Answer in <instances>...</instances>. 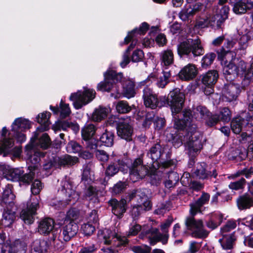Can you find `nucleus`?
Masks as SVG:
<instances>
[{
    "label": "nucleus",
    "mask_w": 253,
    "mask_h": 253,
    "mask_svg": "<svg viewBox=\"0 0 253 253\" xmlns=\"http://www.w3.org/2000/svg\"><path fill=\"white\" fill-rule=\"evenodd\" d=\"M95 92L92 89H84V91H78L71 95L70 99L73 101V105L77 109L90 102L95 97Z\"/></svg>",
    "instance_id": "10"
},
{
    "label": "nucleus",
    "mask_w": 253,
    "mask_h": 253,
    "mask_svg": "<svg viewBox=\"0 0 253 253\" xmlns=\"http://www.w3.org/2000/svg\"><path fill=\"white\" fill-rule=\"evenodd\" d=\"M237 40V37L235 36H228L226 38L222 36V41H224V46L227 49L222 47V61L224 60V52L227 53L235 44Z\"/></svg>",
    "instance_id": "46"
},
{
    "label": "nucleus",
    "mask_w": 253,
    "mask_h": 253,
    "mask_svg": "<svg viewBox=\"0 0 253 253\" xmlns=\"http://www.w3.org/2000/svg\"><path fill=\"white\" fill-rule=\"evenodd\" d=\"M130 179L135 182L142 179L148 174V167L143 165L140 158L136 159L129 167Z\"/></svg>",
    "instance_id": "11"
},
{
    "label": "nucleus",
    "mask_w": 253,
    "mask_h": 253,
    "mask_svg": "<svg viewBox=\"0 0 253 253\" xmlns=\"http://www.w3.org/2000/svg\"><path fill=\"white\" fill-rule=\"evenodd\" d=\"M23 169L18 168H11L9 167L5 168L3 176L7 180L13 181H19L23 174Z\"/></svg>",
    "instance_id": "28"
},
{
    "label": "nucleus",
    "mask_w": 253,
    "mask_h": 253,
    "mask_svg": "<svg viewBox=\"0 0 253 253\" xmlns=\"http://www.w3.org/2000/svg\"><path fill=\"white\" fill-rule=\"evenodd\" d=\"M173 222V219L169 217L166 221L161 224V228L163 234L159 232L158 229L156 228H152L145 231L143 230L140 235L141 239H147L148 240L151 245H155L156 243L161 241L163 244L167 243L169 237L168 228Z\"/></svg>",
    "instance_id": "4"
},
{
    "label": "nucleus",
    "mask_w": 253,
    "mask_h": 253,
    "mask_svg": "<svg viewBox=\"0 0 253 253\" xmlns=\"http://www.w3.org/2000/svg\"><path fill=\"white\" fill-rule=\"evenodd\" d=\"M237 227V222L233 219H230L225 222L222 226V236L223 235H228V233L230 232Z\"/></svg>",
    "instance_id": "50"
},
{
    "label": "nucleus",
    "mask_w": 253,
    "mask_h": 253,
    "mask_svg": "<svg viewBox=\"0 0 253 253\" xmlns=\"http://www.w3.org/2000/svg\"><path fill=\"white\" fill-rule=\"evenodd\" d=\"M109 203L112 207V212L118 217H121L126 209V201L122 199L120 201L115 199L109 201Z\"/></svg>",
    "instance_id": "24"
},
{
    "label": "nucleus",
    "mask_w": 253,
    "mask_h": 253,
    "mask_svg": "<svg viewBox=\"0 0 253 253\" xmlns=\"http://www.w3.org/2000/svg\"><path fill=\"white\" fill-rule=\"evenodd\" d=\"M163 153L161 146L159 144H156L152 146L147 153V156L151 159L150 164L159 160Z\"/></svg>",
    "instance_id": "37"
},
{
    "label": "nucleus",
    "mask_w": 253,
    "mask_h": 253,
    "mask_svg": "<svg viewBox=\"0 0 253 253\" xmlns=\"http://www.w3.org/2000/svg\"><path fill=\"white\" fill-rule=\"evenodd\" d=\"M135 94L136 90L135 88L134 83L130 80L126 81L125 84L124 86V96L127 98L129 99L133 97Z\"/></svg>",
    "instance_id": "41"
},
{
    "label": "nucleus",
    "mask_w": 253,
    "mask_h": 253,
    "mask_svg": "<svg viewBox=\"0 0 253 253\" xmlns=\"http://www.w3.org/2000/svg\"><path fill=\"white\" fill-rule=\"evenodd\" d=\"M85 198L93 203L99 202L97 192L92 186H89L85 192Z\"/></svg>",
    "instance_id": "49"
},
{
    "label": "nucleus",
    "mask_w": 253,
    "mask_h": 253,
    "mask_svg": "<svg viewBox=\"0 0 253 253\" xmlns=\"http://www.w3.org/2000/svg\"><path fill=\"white\" fill-rule=\"evenodd\" d=\"M201 168H198L195 171V174L201 179H205L208 178L209 176H211V172L206 169L207 166L205 163H202L200 165ZM212 175L215 177L217 173L215 170H213V174Z\"/></svg>",
    "instance_id": "43"
},
{
    "label": "nucleus",
    "mask_w": 253,
    "mask_h": 253,
    "mask_svg": "<svg viewBox=\"0 0 253 253\" xmlns=\"http://www.w3.org/2000/svg\"><path fill=\"white\" fill-rule=\"evenodd\" d=\"M186 135H184L183 133H179L173 139V144L175 147H180L184 142H186Z\"/></svg>",
    "instance_id": "58"
},
{
    "label": "nucleus",
    "mask_w": 253,
    "mask_h": 253,
    "mask_svg": "<svg viewBox=\"0 0 253 253\" xmlns=\"http://www.w3.org/2000/svg\"><path fill=\"white\" fill-rule=\"evenodd\" d=\"M148 24L146 22H144L141 24L138 30L134 29L129 33L127 37L125 39L126 43H127L131 40L133 39L136 34L144 35L148 29Z\"/></svg>",
    "instance_id": "42"
},
{
    "label": "nucleus",
    "mask_w": 253,
    "mask_h": 253,
    "mask_svg": "<svg viewBox=\"0 0 253 253\" xmlns=\"http://www.w3.org/2000/svg\"><path fill=\"white\" fill-rule=\"evenodd\" d=\"M126 187V184L124 182L119 181L112 188V193L118 194L123 192Z\"/></svg>",
    "instance_id": "64"
},
{
    "label": "nucleus",
    "mask_w": 253,
    "mask_h": 253,
    "mask_svg": "<svg viewBox=\"0 0 253 253\" xmlns=\"http://www.w3.org/2000/svg\"><path fill=\"white\" fill-rule=\"evenodd\" d=\"M161 65L164 69H167L174 62V55L172 51L168 49L163 51L160 55Z\"/></svg>",
    "instance_id": "30"
},
{
    "label": "nucleus",
    "mask_w": 253,
    "mask_h": 253,
    "mask_svg": "<svg viewBox=\"0 0 253 253\" xmlns=\"http://www.w3.org/2000/svg\"><path fill=\"white\" fill-rule=\"evenodd\" d=\"M183 120H175L174 127L178 130H183L186 127L187 129L185 146L188 151V154L191 157L195 156L202 148V144L199 139V134L196 131V126L192 124V117L190 111L186 110L183 113Z\"/></svg>",
    "instance_id": "2"
},
{
    "label": "nucleus",
    "mask_w": 253,
    "mask_h": 253,
    "mask_svg": "<svg viewBox=\"0 0 253 253\" xmlns=\"http://www.w3.org/2000/svg\"><path fill=\"white\" fill-rule=\"evenodd\" d=\"M39 206V202L36 200L32 203H28L27 208L22 211L20 218L25 223L30 224L34 222V215L36 214Z\"/></svg>",
    "instance_id": "17"
},
{
    "label": "nucleus",
    "mask_w": 253,
    "mask_h": 253,
    "mask_svg": "<svg viewBox=\"0 0 253 253\" xmlns=\"http://www.w3.org/2000/svg\"><path fill=\"white\" fill-rule=\"evenodd\" d=\"M253 7V0L241 1L233 4V11L237 14L245 13Z\"/></svg>",
    "instance_id": "33"
},
{
    "label": "nucleus",
    "mask_w": 253,
    "mask_h": 253,
    "mask_svg": "<svg viewBox=\"0 0 253 253\" xmlns=\"http://www.w3.org/2000/svg\"><path fill=\"white\" fill-rule=\"evenodd\" d=\"M216 57V55L214 53H210L205 55L202 60V66L203 68H207L211 65Z\"/></svg>",
    "instance_id": "56"
},
{
    "label": "nucleus",
    "mask_w": 253,
    "mask_h": 253,
    "mask_svg": "<svg viewBox=\"0 0 253 253\" xmlns=\"http://www.w3.org/2000/svg\"><path fill=\"white\" fill-rule=\"evenodd\" d=\"M253 39V30H250L241 36L239 41V49L244 50L248 46V42Z\"/></svg>",
    "instance_id": "45"
},
{
    "label": "nucleus",
    "mask_w": 253,
    "mask_h": 253,
    "mask_svg": "<svg viewBox=\"0 0 253 253\" xmlns=\"http://www.w3.org/2000/svg\"><path fill=\"white\" fill-rule=\"evenodd\" d=\"M207 8V6L204 4L197 2L192 7H189L183 9L179 13V17L183 20H186L189 17L193 16L198 12H203Z\"/></svg>",
    "instance_id": "23"
},
{
    "label": "nucleus",
    "mask_w": 253,
    "mask_h": 253,
    "mask_svg": "<svg viewBox=\"0 0 253 253\" xmlns=\"http://www.w3.org/2000/svg\"><path fill=\"white\" fill-rule=\"evenodd\" d=\"M26 247L18 242L12 246L4 244L1 247V253H26Z\"/></svg>",
    "instance_id": "34"
},
{
    "label": "nucleus",
    "mask_w": 253,
    "mask_h": 253,
    "mask_svg": "<svg viewBox=\"0 0 253 253\" xmlns=\"http://www.w3.org/2000/svg\"><path fill=\"white\" fill-rule=\"evenodd\" d=\"M133 128L130 118L120 119L117 126L118 135L122 138L130 140Z\"/></svg>",
    "instance_id": "15"
},
{
    "label": "nucleus",
    "mask_w": 253,
    "mask_h": 253,
    "mask_svg": "<svg viewBox=\"0 0 253 253\" xmlns=\"http://www.w3.org/2000/svg\"><path fill=\"white\" fill-rule=\"evenodd\" d=\"M15 218V212L8 208L4 209L1 219V224L5 227L10 226Z\"/></svg>",
    "instance_id": "36"
},
{
    "label": "nucleus",
    "mask_w": 253,
    "mask_h": 253,
    "mask_svg": "<svg viewBox=\"0 0 253 253\" xmlns=\"http://www.w3.org/2000/svg\"><path fill=\"white\" fill-rule=\"evenodd\" d=\"M251 67V65L250 66ZM250 68L247 70V67L246 63L241 61L239 62L238 66L233 64V63H229L227 67H225L223 69V71L225 72L224 74L226 73L228 75H243L244 74L248 76H253V74L249 73Z\"/></svg>",
    "instance_id": "18"
},
{
    "label": "nucleus",
    "mask_w": 253,
    "mask_h": 253,
    "mask_svg": "<svg viewBox=\"0 0 253 253\" xmlns=\"http://www.w3.org/2000/svg\"><path fill=\"white\" fill-rule=\"evenodd\" d=\"M236 240L237 237L235 232H231L228 235H223L222 236V250L224 251H233Z\"/></svg>",
    "instance_id": "32"
},
{
    "label": "nucleus",
    "mask_w": 253,
    "mask_h": 253,
    "mask_svg": "<svg viewBox=\"0 0 253 253\" xmlns=\"http://www.w3.org/2000/svg\"><path fill=\"white\" fill-rule=\"evenodd\" d=\"M37 143L42 148L46 149L50 145L51 140L48 135L44 133L40 136Z\"/></svg>",
    "instance_id": "53"
},
{
    "label": "nucleus",
    "mask_w": 253,
    "mask_h": 253,
    "mask_svg": "<svg viewBox=\"0 0 253 253\" xmlns=\"http://www.w3.org/2000/svg\"><path fill=\"white\" fill-rule=\"evenodd\" d=\"M110 112L109 108L99 107L92 113V120L95 122H99L105 119Z\"/></svg>",
    "instance_id": "39"
},
{
    "label": "nucleus",
    "mask_w": 253,
    "mask_h": 253,
    "mask_svg": "<svg viewBox=\"0 0 253 253\" xmlns=\"http://www.w3.org/2000/svg\"><path fill=\"white\" fill-rule=\"evenodd\" d=\"M246 180L244 178H241L239 180L231 182L229 185V187L230 189L233 190H239L243 189L245 184Z\"/></svg>",
    "instance_id": "61"
},
{
    "label": "nucleus",
    "mask_w": 253,
    "mask_h": 253,
    "mask_svg": "<svg viewBox=\"0 0 253 253\" xmlns=\"http://www.w3.org/2000/svg\"><path fill=\"white\" fill-rule=\"evenodd\" d=\"M127 199L129 201L135 199L137 203L131 210L133 218L139 216L142 211H148L152 208V204L146 194V189L133 190L128 193Z\"/></svg>",
    "instance_id": "3"
},
{
    "label": "nucleus",
    "mask_w": 253,
    "mask_h": 253,
    "mask_svg": "<svg viewBox=\"0 0 253 253\" xmlns=\"http://www.w3.org/2000/svg\"><path fill=\"white\" fill-rule=\"evenodd\" d=\"M73 185L71 181L66 179L61 182V192L65 195L66 203L71 201L72 199L78 198V195L73 189Z\"/></svg>",
    "instance_id": "21"
},
{
    "label": "nucleus",
    "mask_w": 253,
    "mask_h": 253,
    "mask_svg": "<svg viewBox=\"0 0 253 253\" xmlns=\"http://www.w3.org/2000/svg\"><path fill=\"white\" fill-rule=\"evenodd\" d=\"M96 127L93 124H86L82 128V135L84 140L92 138L96 131Z\"/></svg>",
    "instance_id": "44"
},
{
    "label": "nucleus",
    "mask_w": 253,
    "mask_h": 253,
    "mask_svg": "<svg viewBox=\"0 0 253 253\" xmlns=\"http://www.w3.org/2000/svg\"><path fill=\"white\" fill-rule=\"evenodd\" d=\"M67 150L70 153H80L82 151V147L77 142L72 141L70 142L67 147Z\"/></svg>",
    "instance_id": "59"
},
{
    "label": "nucleus",
    "mask_w": 253,
    "mask_h": 253,
    "mask_svg": "<svg viewBox=\"0 0 253 253\" xmlns=\"http://www.w3.org/2000/svg\"><path fill=\"white\" fill-rule=\"evenodd\" d=\"M96 158L101 162H106L109 159V155L104 150H97L95 152Z\"/></svg>",
    "instance_id": "63"
},
{
    "label": "nucleus",
    "mask_w": 253,
    "mask_h": 253,
    "mask_svg": "<svg viewBox=\"0 0 253 253\" xmlns=\"http://www.w3.org/2000/svg\"><path fill=\"white\" fill-rule=\"evenodd\" d=\"M104 75V81L98 84V89L102 91L109 92L113 90L118 92L119 88L117 83L122 81L123 74L121 73H116L114 71H110L106 72Z\"/></svg>",
    "instance_id": "6"
},
{
    "label": "nucleus",
    "mask_w": 253,
    "mask_h": 253,
    "mask_svg": "<svg viewBox=\"0 0 253 253\" xmlns=\"http://www.w3.org/2000/svg\"><path fill=\"white\" fill-rule=\"evenodd\" d=\"M187 217L185 220V225L188 230L192 231L193 236L198 238H205L209 233L203 228V224L201 220H196L194 216Z\"/></svg>",
    "instance_id": "14"
},
{
    "label": "nucleus",
    "mask_w": 253,
    "mask_h": 253,
    "mask_svg": "<svg viewBox=\"0 0 253 253\" xmlns=\"http://www.w3.org/2000/svg\"><path fill=\"white\" fill-rule=\"evenodd\" d=\"M184 94L180 91L179 89L175 88L170 91L168 98V104L170 106L173 117L175 120H180L181 121L183 120V112L187 110L191 112L190 110L185 109L180 114V118L177 116L176 114L180 112L182 109V105L184 103ZM194 116L192 117V124L195 125L193 123V118L198 121H205L209 118L210 112L204 106H198L193 109Z\"/></svg>",
    "instance_id": "1"
},
{
    "label": "nucleus",
    "mask_w": 253,
    "mask_h": 253,
    "mask_svg": "<svg viewBox=\"0 0 253 253\" xmlns=\"http://www.w3.org/2000/svg\"><path fill=\"white\" fill-rule=\"evenodd\" d=\"M31 123L27 119L19 118L12 125L11 132L17 140L22 143L26 140V136L23 132L31 127Z\"/></svg>",
    "instance_id": "12"
},
{
    "label": "nucleus",
    "mask_w": 253,
    "mask_h": 253,
    "mask_svg": "<svg viewBox=\"0 0 253 253\" xmlns=\"http://www.w3.org/2000/svg\"><path fill=\"white\" fill-rule=\"evenodd\" d=\"M35 140H32V143L26 147L25 153L27 156V163L29 165L28 168L30 170H35L39 166L41 157H43V153L35 151L33 149V144Z\"/></svg>",
    "instance_id": "13"
},
{
    "label": "nucleus",
    "mask_w": 253,
    "mask_h": 253,
    "mask_svg": "<svg viewBox=\"0 0 253 253\" xmlns=\"http://www.w3.org/2000/svg\"><path fill=\"white\" fill-rule=\"evenodd\" d=\"M230 126L233 132L236 134H239L248 126H253V113H252V114H249L246 119L241 117L233 119Z\"/></svg>",
    "instance_id": "16"
},
{
    "label": "nucleus",
    "mask_w": 253,
    "mask_h": 253,
    "mask_svg": "<svg viewBox=\"0 0 253 253\" xmlns=\"http://www.w3.org/2000/svg\"><path fill=\"white\" fill-rule=\"evenodd\" d=\"M210 198V195L207 193H203L201 197L194 203H193L190 205V214L194 216L198 212H201V208L207 204Z\"/></svg>",
    "instance_id": "26"
},
{
    "label": "nucleus",
    "mask_w": 253,
    "mask_h": 253,
    "mask_svg": "<svg viewBox=\"0 0 253 253\" xmlns=\"http://www.w3.org/2000/svg\"><path fill=\"white\" fill-rule=\"evenodd\" d=\"M79 217V211L74 209L70 210L67 212L64 221L67 222H76Z\"/></svg>",
    "instance_id": "55"
},
{
    "label": "nucleus",
    "mask_w": 253,
    "mask_h": 253,
    "mask_svg": "<svg viewBox=\"0 0 253 253\" xmlns=\"http://www.w3.org/2000/svg\"><path fill=\"white\" fill-rule=\"evenodd\" d=\"M78 228L77 223L64 221L61 229L53 231L52 240L53 241H61L62 240L65 242L69 241L77 234Z\"/></svg>",
    "instance_id": "7"
},
{
    "label": "nucleus",
    "mask_w": 253,
    "mask_h": 253,
    "mask_svg": "<svg viewBox=\"0 0 253 253\" xmlns=\"http://www.w3.org/2000/svg\"><path fill=\"white\" fill-rule=\"evenodd\" d=\"M98 238L101 243L106 245H112L118 247L127 243V239L125 236H122L109 229L100 231L98 234Z\"/></svg>",
    "instance_id": "8"
},
{
    "label": "nucleus",
    "mask_w": 253,
    "mask_h": 253,
    "mask_svg": "<svg viewBox=\"0 0 253 253\" xmlns=\"http://www.w3.org/2000/svg\"><path fill=\"white\" fill-rule=\"evenodd\" d=\"M143 92V99L145 106L152 109H155L159 102L157 95L148 87H145Z\"/></svg>",
    "instance_id": "20"
},
{
    "label": "nucleus",
    "mask_w": 253,
    "mask_h": 253,
    "mask_svg": "<svg viewBox=\"0 0 253 253\" xmlns=\"http://www.w3.org/2000/svg\"><path fill=\"white\" fill-rule=\"evenodd\" d=\"M54 221L51 218H45L41 219L38 224V232L41 235H47L53 231Z\"/></svg>",
    "instance_id": "25"
},
{
    "label": "nucleus",
    "mask_w": 253,
    "mask_h": 253,
    "mask_svg": "<svg viewBox=\"0 0 253 253\" xmlns=\"http://www.w3.org/2000/svg\"><path fill=\"white\" fill-rule=\"evenodd\" d=\"M237 204L240 210L250 208L253 206V193L246 194L240 196L237 199Z\"/></svg>",
    "instance_id": "31"
},
{
    "label": "nucleus",
    "mask_w": 253,
    "mask_h": 253,
    "mask_svg": "<svg viewBox=\"0 0 253 253\" xmlns=\"http://www.w3.org/2000/svg\"><path fill=\"white\" fill-rule=\"evenodd\" d=\"M50 113L48 112H45L38 115L36 118L37 122L41 125L38 127L36 131L34 132V136L32 137V140H36L38 138L40 132H43L47 130L50 123L49 121Z\"/></svg>",
    "instance_id": "19"
},
{
    "label": "nucleus",
    "mask_w": 253,
    "mask_h": 253,
    "mask_svg": "<svg viewBox=\"0 0 253 253\" xmlns=\"http://www.w3.org/2000/svg\"><path fill=\"white\" fill-rule=\"evenodd\" d=\"M218 78V74L215 70H211L203 75L202 78L203 84L206 86H213Z\"/></svg>",
    "instance_id": "35"
},
{
    "label": "nucleus",
    "mask_w": 253,
    "mask_h": 253,
    "mask_svg": "<svg viewBox=\"0 0 253 253\" xmlns=\"http://www.w3.org/2000/svg\"><path fill=\"white\" fill-rule=\"evenodd\" d=\"M91 165L90 164H86L83 166L82 180L84 183L87 182L88 183L91 180Z\"/></svg>",
    "instance_id": "52"
},
{
    "label": "nucleus",
    "mask_w": 253,
    "mask_h": 253,
    "mask_svg": "<svg viewBox=\"0 0 253 253\" xmlns=\"http://www.w3.org/2000/svg\"><path fill=\"white\" fill-rule=\"evenodd\" d=\"M15 198V195L12 192L11 186L8 185L5 187L3 192L2 197V202L12 207L13 205H14Z\"/></svg>",
    "instance_id": "38"
},
{
    "label": "nucleus",
    "mask_w": 253,
    "mask_h": 253,
    "mask_svg": "<svg viewBox=\"0 0 253 253\" xmlns=\"http://www.w3.org/2000/svg\"><path fill=\"white\" fill-rule=\"evenodd\" d=\"M116 109L118 113L126 114L131 111L132 106H130L126 101L121 100L117 103Z\"/></svg>",
    "instance_id": "47"
},
{
    "label": "nucleus",
    "mask_w": 253,
    "mask_h": 253,
    "mask_svg": "<svg viewBox=\"0 0 253 253\" xmlns=\"http://www.w3.org/2000/svg\"><path fill=\"white\" fill-rule=\"evenodd\" d=\"M197 74V70L195 66L189 64L181 69L179 73V76L181 80L188 81L194 78Z\"/></svg>",
    "instance_id": "27"
},
{
    "label": "nucleus",
    "mask_w": 253,
    "mask_h": 253,
    "mask_svg": "<svg viewBox=\"0 0 253 253\" xmlns=\"http://www.w3.org/2000/svg\"><path fill=\"white\" fill-rule=\"evenodd\" d=\"M239 92L240 89L237 85L231 83L227 84L225 85L222 93V101L231 102L235 100Z\"/></svg>",
    "instance_id": "22"
},
{
    "label": "nucleus",
    "mask_w": 253,
    "mask_h": 253,
    "mask_svg": "<svg viewBox=\"0 0 253 253\" xmlns=\"http://www.w3.org/2000/svg\"><path fill=\"white\" fill-rule=\"evenodd\" d=\"M118 165L120 166L119 168L116 166L114 164L109 165L106 170V175L112 176L116 174L119 169L124 173L125 172V170H127V169H125V167H127V166L123 161L119 160L118 161Z\"/></svg>",
    "instance_id": "40"
},
{
    "label": "nucleus",
    "mask_w": 253,
    "mask_h": 253,
    "mask_svg": "<svg viewBox=\"0 0 253 253\" xmlns=\"http://www.w3.org/2000/svg\"><path fill=\"white\" fill-rule=\"evenodd\" d=\"M131 250L135 253H150L151 248L146 245L135 246L131 248Z\"/></svg>",
    "instance_id": "62"
},
{
    "label": "nucleus",
    "mask_w": 253,
    "mask_h": 253,
    "mask_svg": "<svg viewBox=\"0 0 253 253\" xmlns=\"http://www.w3.org/2000/svg\"><path fill=\"white\" fill-rule=\"evenodd\" d=\"M78 159L75 157H72L66 155L61 157H54L55 168L60 167L70 166L78 162Z\"/></svg>",
    "instance_id": "29"
},
{
    "label": "nucleus",
    "mask_w": 253,
    "mask_h": 253,
    "mask_svg": "<svg viewBox=\"0 0 253 253\" xmlns=\"http://www.w3.org/2000/svg\"><path fill=\"white\" fill-rule=\"evenodd\" d=\"M60 117L63 119L69 116L71 113L69 105L64 103L62 100L60 102Z\"/></svg>",
    "instance_id": "57"
},
{
    "label": "nucleus",
    "mask_w": 253,
    "mask_h": 253,
    "mask_svg": "<svg viewBox=\"0 0 253 253\" xmlns=\"http://www.w3.org/2000/svg\"><path fill=\"white\" fill-rule=\"evenodd\" d=\"M170 73L169 71L163 72V76H160L158 79L157 85L159 87L164 88L169 82Z\"/></svg>",
    "instance_id": "54"
},
{
    "label": "nucleus",
    "mask_w": 253,
    "mask_h": 253,
    "mask_svg": "<svg viewBox=\"0 0 253 253\" xmlns=\"http://www.w3.org/2000/svg\"><path fill=\"white\" fill-rule=\"evenodd\" d=\"M151 180V183L153 185H157L162 178V173L160 171L155 169H153L148 171V174Z\"/></svg>",
    "instance_id": "51"
},
{
    "label": "nucleus",
    "mask_w": 253,
    "mask_h": 253,
    "mask_svg": "<svg viewBox=\"0 0 253 253\" xmlns=\"http://www.w3.org/2000/svg\"><path fill=\"white\" fill-rule=\"evenodd\" d=\"M177 52L180 56L191 54L194 57L200 56L204 53L203 49L199 39H186L177 45Z\"/></svg>",
    "instance_id": "5"
},
{
    "label": "nucleus",
    "mask_w": 253,
    "mask_h": 253,
    "mask_svg": "<svg viewBox=\"0 0 253 253\" xmlns=\"http://www.w3.org/2000/svg\"><path fill=\"white\" fill-rule=\"evenodd\" d=\"M7 130L6 127L2 129L1 134V145H0V154L2 153H11L14 156L18 157L20 156L21 149L19 147L12 148L14 145V141L12 138L11 133L7 135Z\"/></svg>",
    "instance_id": "9"
},
{
    "label": "nucleus",
    "mask_w": 253,
    "mask_h": 253,
    "mask_svg": "<svg viewBox=\"0 0 253 253\" xmlns=\"http://www.w3.org/2000/svg\"><path fill=\"white\" fill-rule=\"evenodd\" d=\"M141 226L135 223H132L129 226V231L127 232V236H135L141 230Z\"/></svg>",
    "instance_id": "60"
},
{
    "label": "nucleus",
    "mask_w": 253,
    "mask_h": 253,
    "mask_svg": "<svg viewBox=\"0 0 253 253\" xmlns=\"http://www.w3.org/2000/svg\"><path fill=\"white\" fill-rule=\"evenodd\" d=\"M114 137L113 133L107 131L102 134L100 138V141L105 146L111 147L114 143Z\"/></svg>",
    "instance_id": "48"
}]
</instances>
